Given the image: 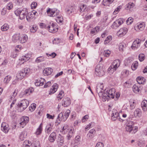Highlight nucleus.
Returning a JSON list of instances; mask_svg holds the SVG:
<instances>
[{"label":"nucleus","mask_w":147,"mask_h":147,"mask_svg":"<svg viewBox=\"0 0 147 147\" xmlns=\"http://www.w3.org/2000/svg\"><path fill=\"white\" fill-rule=\"evenodd\" d=\"M102 84H98L96 87V91L100 97H101L103 101L108 100L110 98L108 96V94L105 91L102 93L104 90Z\"/></svg>","instance_id":"1"},{"label":"nucleus","mask_w":147,"mask_h":147,"mask_svg":"<svg viewBox=\"0 0 147 147\" xmlns=\"http://www.w3.org/2000/svg\"><path fill=\"white\" fill-rule=\"evenodd\" d=\"M126 130L127 131L131 134H134L138 131V127L135 126L134 123L133 121H129L125 127Z\"/></svg>","instance_id":"2"},{"label":"nucleus","mask_w":147,"mask_h":147,"mask_svg":"<svg viewBox=\"0 0 147 147\" xmlns=\"http://www.w3.org/2000/svg\"><path fill=\"white\" fill-rule=\"evenodd\" d=\"M15 13L17 16H19L21 20L24 19L27 15L28 10L26 8H18L15 11Z\"/></svg>","instance_id":"3"},{"label":"nucleus","mask_w":147,"mask_h":147,"mask_svg":"<svg viewBox=\"0 0 147 147\" xmlns=\"http://www.w3.org/2000/svg\"><path fill=\"white\" fill-rule=\"evenodd\" d=\"M119 115V113L115 109L112 110L111 114V119L112 120L114 121L117 119H118L120 121H123V120L120 119Z\"/></svg>","instance_id":"4"},{"label":"nucleus","mask_w":147,"mask_h":147,"mask_svg":"<svg viewBox=\"0 0 147 147\" xmlns=\"http://www.w3.org/2000/svg\"><path fill=\"white\" fill-rule=\"evenodd\" d=\"M95 74L98 76H102L105 74V72L102 69V67L100 65H98L96 66L95 69Z\"/></svg>","instance_id":"5"},{"label":"nucleus","mask_w":147,"mask_h":147,"mask_svg":"<svg viewBox=\"0 0 147 147\" xmlns=\"http://www.w3.org/2000/svg\"><path fill=\"white\" fill-rule=\"evenodd\" d=\"M29 104V102L28 100L26 99L23 100L21 101L20 103L18 104V106L22 109V111H23L27 108Z\"/></svg>","instance_id":"6"},{"label":"nucleus","mask_w":147,"mask_h":147,"mask_svg":"<svg viewBox=\"0 0 147 147\" xmlns=\"http://www.w3.org/2000/svg\"><path fill=\"white\" fill-rule=\"evenodd\" d=\"M123 23V19L121 18L118 19L115 21L111 26L113 29H116L119 27Z\"/></svg>","instance_id":"7"},{"label":"nucleus","mask_w":147,"mask_h":147,"mask_svg":"<svg viewBox=\"0 0 147 147\" xmlns=\"http://www.w3.org/2000/svg\"><path fill=\"white\" fill-rule=\"evenodd\" d=\"M29 120V118L27 116H24L22 117L21 119V122L20 123V126L23 128L26 125L28 122Z\"/></svg>","instance_id":"8"},{"label":"nucleus","mask_w":147,"mask_h":147,"mask_svg":"<svg viewBox=\"0 0 147 147\" xmlns=\"http://www.w3.org/2000/svg\"><path fill=\"white\" fill-rule=\"evenodd\" d=\"M47 28L51 32H55L58 30V28L57 27L56 25L53 23L51 24L50 25L47 26Z\"/></svg>","instance_id":"9"},{"label":"nucleus","mask_w":147,"mask_h":147,"mask_svg":"<svg viewBox=\"0 0 147 147\" xmlns=\"http://www.w3.org/2000/svg\"><path fill=\"white\" fill-rule=\"evenodd\" d=\"M128 29L125 27H123L120 28L117 33V35L120 37L125 35L127 32Z\"/></svg>","instance_id":"10"},{"label":"nucleus","mask_w":147,"mask_h":147,"mask_svg":"<svg viewBox=\"0 0 147 147\" xmlns=\"http://www.w3.org/2000/svg\"><path fill=\"white\" fill-rule=\"evenodd\" d=\"M28 39V37L27 35L25 34H20L18 42L21 43H24L27 41Z\"/></svg>","instance_id":"11"},{"label":"nucleus","mask_w":147,"mask_h":147,"mask_svg":"<svg viewBox=\"0 0 147 147\" xmlns=\"http://www.w3.org/2000/svg\"><path fill=\"white\" fill-rule=\"evenodd\" d=\"M141 42V40L139 39L135 40L131 46V48L134 50L137 49L140 46Z\"/></svg>","instance_id":"12"},{"label":"nucleus","mask_w":147,"mask_h":147,"mask_svg":"<svg viewBox=\"0 0 147 147\" xmlns=\"http://www.w3.org/2000/svg\"><path fill=\"white\" fill-rule=\"evenodd\" d=\"M30 55L28 54L26 55H25L22 56L19 59V60L20 61V63H23L25 62L28 60L30 58Z\"/></svg>","instance_id":"13"},{"label":"nucleus","mask_w":147,"mask_h":147,"mask_svg":"<svg viewBox=\"0 0 147 147\" xmlns=\"http://www.w3.org/2000/svg\"><path fill=\"white\" fill-rule=\"evenodd\" d=\"M1 128L2 130L5 133H7L9 129L8 124L5 122L2 123Z\"/></svg>","instance_id":"14"},{"label":"nucleus","mask_w":147,"mask_h":147,"mask_svg":"<svg viewBox=\"0 0 147 147\" xmlns=\"http://www.w3.org/2000/svg\"><path fill=\"white\" fill-rule=\"evenodd\" d=\"M71 102L70 99L67 97L64 98L62 101V104L64 107H66L69 106Z\"/></svg>","instance_id":"15"},{"label":"nucleus","mask_w":147,"mask_h":147,"mask_svg":"<svg viewBox=\"0 0 147 147\" xmlns=\"http://www.w3.org/2000/svg\"><path fill=\"white\" fill-rule=\"evenodd\" d=\"M53 71V69L50 67L45 68L43 71L44 75L45 76H48L51 74Z\"/></svg>","instance_id":"16"},{"label":"nucleus","mask_w":147,"mask_h":147,"mask_svg":"<svg viewBox=\"0 0 147 147\" xmlns=\"http://www.w3.org/2000/svg\"><path fill=\"white\" fill-rule=\"evenodd\" d=\"M144 26L143 23H140L138 24L137 26L135 27L134 28L138 32L142 31L144 30Z\"/></svg>","instance_id":"17"},{"label":"nucleus","mask_w":147,"mask_h":147,"mask_svg":"<svg viewBox=\"0 0 147 147\" xmlns=\"http://www.w3.org/2000/svg\"><path fill=\"white\" fill-rule=\"evenodd\" d=\"M115 90L114 88H111L109 90L106 91V92L108 94V96L110 98H114L115 94Z\"/></svg>","instance_id":"18"},{"label":"nucleus","mask_w":147,"mask_h":147,"mask_svg":"<svg viewBox=\"0 0 147 147\" xmlns=\"http://www.w3.org/2000/svg\"><path fill=\"white\" fill-rule=\"evenodd\" d=\"M26 76L24 73V72L22 70L17 74L16 77L18 80H21L23 78Z\"/></svg>","instance_id":"19"},{"label":"nucleus","mask_w":147,"mask_h":147,"mask_svg":"<svg viewBox=\"0 0 147 147\" xmlns=\"http://www.w3.org/2000/svg\"><path fill=\"white\" fill-rule=\"evenodd\" d=\"M64 139L63 137L60 134L59 135L57 139V142L59 146L62 145L64 143Z\"/></svg>","instance_id":"20"},{"label":"nucleus","mask_w":147,"mask_h":147,"mask_svg":"<svg viewBox=\"0 0 147 147\" xmlns=\"http://www.w3.org/2000/svg\"><path fill=\"white\" fill-rule=\"evenodd\" d=\"M120 64V61L119 60L117 59L114 60L112 63L111 65L113 67L115 68L116 69L119 66Z\"/></svg>","instance_id":"21"},{"label":"nucleus","mask_w":147,"mask_h":147,"mask_svg":"<svg viewBox=\"0 0 147 147\" xmlns=\"http://www.w3.org/2000/svg\"><path fill=\"white\" fill-rule=\"evenodd\" d=\"M58 88L57 84H55L52 86V88L51 89L50 91L49 92V94H51L54 93L57 90Z\"/></svg>","instance_id":"22"},{"label":"nucleus","mask_w":147,"mask_h":147,"mask_svg":"<svg viewBox=\"0 0 147 147\" xmlns=\"http://www.w3.org/2000/svg\"><path fill=\"white\" fill-rule=\"evenodd\" d=\"M67 118L65 115H63V113H61L58 115L57 119L59 120L64 121L66 120Z\"/></svg>","instance_id":"23"},{"label":"nucleus","mask_w":147,"mask_h":147,"mask_svg":"<svg viewBox=\"0 0 147 147\" xmlns=\"http://www.w3.org/2000/svg\"><path fill=\"white\" fill-rule=\"evenodd\" d=\"M56 133L53 132L49 136V139L51 142H53L55 140L56 138Z\"/></svg>","instance_id":"24"},{"label":"nucleus","mask_w":147,"mask_h":147,"mask_svg":"<svg viewBox=\"0 0 147 147\" xmlns=\"http://www.w3.org/2000/svg\"><path fill=\"white\" fill-rule=\"evenodd\" d=\"M134 115L136 117H140L142 115L141 110L139 109H136L134 112Z\"/></svg>","instance_id":"25"},{"label":"nucleus","mask_w":147,"mask_h":147,"mask_svg":"<svg viewBox=\"0 0 147 147\" xmlns=\"http://www.w3.org/2000/svg\"><path fill=\"white\" fill-rule=\"evenodd\" d=\"M20 34L19 33H17L13 35L12 39L13 42H16L19 41Z\"/></svg>","instance_id":"26"},{"label":"nucleus","mask_w":147,"mask_h":147,"mask_svg":"<svg viewBox=\"0 0 147 147\" xmlns=\"http://www.w3.org/2000/svg\"><path fill=\"white\" fill-rule=\"evenodd\" d=\"M114 0H103L102 4L105 6H109V5L112 3Z\"/></svg>","instance_id":"27"},{"label":"nucleus","mask_w":147,"mask_h":147,"mask_svg":"<svg viewBox=\"0 0 147 147\" xmlns=\"http://www.w3.org/2000/svg\"><path fill=\"white\" fill-rule=\"evenodd\" d=\"M69 129V128L68 125L67 124L65 125L63 127L61 131L62 132L63 134H65L68 131Z\"/></svg>","instance_id":"28"},{"label":"nucleus","mask_w":147,"mask_h":147,"mask_svg":"<svg viewBox=\"0 0 147 147\" xmlns=\"http://www.w3.org/2000/svg\"><path fill=\"white\" fill-rule=\"evenodd\" d=\"M46 58L44 56H40L37 58L35 60L36 63H39L46 60Z\"/></svg>","instance_id":"29"},{"label":"nucleus","mask_w":147,"mask_h":147,"mask_svg":"<svg viewBox=\"0 0 147 147\" xmlns=\"http://www.w3.org/2000/svg\"><path fill=\"white\" fill-rule=\"evenodd\" d=\"M147 100H144L141 102V106L143 111H146V108L147 107Z\"/></svg>","instance_id":"30"},{"label":"nucleus","mask_w":147,"mask_h":147,"mask_svg":"<svg viewBox=\"0 0 147 147\" xmlns=\"http://www.w3.org/2000/svg\"><path fill=\"white\" fill-rule=\"evenodd\" d=\"M27 135V133L25 131H24L20 133L19 138L21 140H23L26 137Z\"/></svg>","instance_id":"31"},{"label":"nucleus","mask_w":147,"mask_h":147,"mask_svg":"<svg viewBox=\"0 0 147 147\" xmlns=\"http://www.w3.org/2000/svg\"><path fill=\"white\" fill-rule=\"evenodd\" d=\"M19 46H17L15 48V50L13 51L12 53V57L13 58L16 57L17 55L18 54V53L19 52V51L20 50V49H17L16 48L17 47V48H18Z\"/></svg>","instance_id":"32"},{"label":"nucleus","mask_w":147,"mask_h":147,"mask_svg":"<svg viewBox=\"0 0 147 147\" xmlns=\"http://www.w3.org/2000/svg\"><path fill=\"white\" fill-rule=\"evenodd\" d=\"M53 125L51 124H48L46 126L45 129L46 132L48 134H50L52 131Z\"/></svg>","instance_id":"33"},{"label":"nucleus","mask_w":147,"mask_h":147,"mask_svg":"<svg viewBox=\"0 0 147 147\" xmlns=\"http://www.w3.org/2000/svg\"><path fill=\"white\" fill-rule=\"evenodd\" d=\"M42 124L41 123L39 127L37 129L35 134L36 135H40L42 133Z\"/></svg>","instance_id":"34"},{"label":"nucleus","mask_w":147,"mask_h":147,"mask_svg":"<svg viewBox=\"0 0 147 147\" xmlns=\"http://www.w3.org/2000/svg\"><path fill=\"white\" fill-rule=\"evenodd\" d=\"M69 131L68 134L67 136V140H69L71 138L72 136V135L73 133L74 129H69V130L68 131Z\"/></svg>","instance_id":"35"},{"label":"nucleus","mask_w":147,"mask_h":147,"mask_svg":"<svg viewBox=\"0 0 147 147\" xmlns=\"http://www.w3.org/2000/svg\"><path fill=\"white\" fill-rule=\"evenodd\" d=\"M116 69L115 68L113 67V66L111 65L108 69V72L110 74H112Z\"/></svg>","instance_id":"36"},{"label":"nucleus","mask_w":147,"mask_h":147,"mask_svg":"<svg viewBox=\"0 0 147 147\" xmlns=\"http://www.w3.org/2000/svg\"><path fill=\"white\" fill-rule=\"evenodd\" d=\"M99 30V27L96 26L91 30L90 32L91 34L94 35L96 34V33H97Z\"/></svg>","instance_id":"37"},{"label":"nucleus","mask_w":147,"mask_h":147,"mask_svg":"<svg viewBox=\"0 0 147 147\" xmlns=\"http://www.w3.org/2000/svg\"><path fill=\"white\" fill-rule=\"evenodd\" d=\"M32 144L31 142L28 140H26L23 144V147H30Z\"/></svg>","instance_id":"38"},{"label":"nucleus","mask_w":147,"mask_h":147,"mask_svg":"<svg viewBox=\"0 0 147 147\" xmlns=\"http://www.w3.org/2000/svg\"><path fill=\"white\" fill-rule=\"evenodd\" d=\"M59 13V11L56 10H52L51 11V14L49 15L50 16L54 17L57 16Z\"/></svg>","instance_id":"39"},{"label":"nucleus","mask_w":147,"mask_h":147,"mask_svg":"<svg viewBox=\"0 0 147 147\" xmlns=\"http://www.w3.org/2000/svg\"><path fill=\"white\" fill-rule=\"evenodd\" d=\"M9 28V26L7 24H4L3 25L1 28V29L3 31H6Z\"/></svg>","instance_id":"40"},{"label":"nucleus","mask_w":147,"mask_h":147,"mask_svg":"<svg viewBox=\"0 0 147 147\" xmlns=\"http://www.w3.org/2000/svg\"><path fill=\"white\" fill-rule=\"evenodd\" d=\"M132 88L134 92L136 93H138L140 91L138 86L136 85H134L133 86Z\"/></svg>","instance_id":"41"},{"label":"nucleus","mask_w":147,"mask_h":147,"mask_svg":"<svg viewBox=\"0 0 147 147\" xmlns=\"http://www.w3.org/2000/svg\"><path fill=\"white\" fill-rule=\"evenodd\" d=\"M34 16L32 15L31 13H28V15H26V19L27 21L28 22H30L31 21V20L32 19Z\"/></svg>","instance_id":"42"},{"label":"nucleus","mask_w":147,"mask_h":147,"mask_svg":"<svg viewBox=\"0 0 147 147\" xmlns=\"http://www.w3.org/2000/svg\"><path fill=\"white\" fill-rule=\"evenodd\" d=\"M11 79V77L9 75L6 76L4 79V82L5 83L8 84Z\"/></svg>","instance_id":"43"},{"label":"nucleus","mask_w":147,"mask_h":147,"mask_svg":"<svg viewBox=\"0 0 147 147\" xmlns=\"http://www.w3.org/2000/svg\"><path fill=\"white\" fill-rule=\"evenodd\" d=\"M138 63L137 61L134 62L131 66V69L133 70H135L138 67Z\"/></svg>","instance_id":"44"},{"label":"nucleus","mask_w":147,"mask_h":147,"mask_svg":"<svg viewBox=\"0 0 147 147\" xmlns=\"http://www.w3.org/2000/svg\"><path fill=\"white\" fill-rule=\"evenodd\" d=\"M32 89L30 88H28L26 89L24 91L23 95H28L32 92Z\"/></svg>","instance_id":"45"},{"label":"nucleus","mask_w":147,"mask_h":147,"mask_svg":"<svg viewBox=\"0 0 147 147\" xmlns=\"http://www.w3.org/2000/svg\"><path fill=\"white\" fill-rule=\"evenodd\" d=\"M129 74V71L127 70H123L121 73V75L123 77H126Z\"/></svg>","instance_id":"46"},{"label":"nucleus","mask_w":147,"mask_h":147,"mask_svg":"<svg viewBox=\"0 0 147 147\" xmlns=\"http://www.w3.org/2000/svg\"><path fill=\"white\" fill-rule=\"evenodd\" d=\"M112 37L111 36H108L106 38L104 41V44L106 45L110 42L112 40Z\"/></svg>","instance_id":"47"},{"label":"nucleus","mask_w":147,"mask_h":147,"mask_svg":"<svg viewBox=\"0 0 147 147\" xmlns=\"http://www.w3.org/2000/svg\"><path fill=\"white\" fill-rule=\"evenodd\" d=\"M37 29V26L36 25H34L30 28V30L32 32H35Z\"/></svg>","instance_id":"48"},{"label":"nucleus","mask_w":147,"mask_h":147,"mask_svg":"<svg viewBox=\"0 0 147 147\" xmlns=\"http://www.w3.org/2000/svg\"><path fill=\"white\" fill-rule=\"evenodd\" d=\"M111 53V51L109 50L104 51L103 52L104 56L106 57H108Z\"/></svg>","instance_id":"49"},{"label":"nucleus","mask_w":147,"mask_h":147,"mask_svg":"<svg viewBox=\"0 0 147 147\" xmlns=\"http://www.w3.org/2000/svg\"><path fill=\"white\" fill-rule=\"evenodd\" d=\"M138 59L139 61L142 62L145 59V55L143 54H140L138 56Z\"/></svg>","instance_id":"50"},{"label":"nucleus","mask_w":147,"mask_h":147,"mask_svg":"<svg viewBox=\"0 0 147 147\" xmlns=\"http://www.w3.org/2000/svg\"><path fill=\"white\" fill-rule=\"evenodd\" d=\"M133 21V19L132 17H129L126 20V22L128 25L131 24Z\"/></svg>","instance_id":"51"},{"label":"nucleus","mask_w":147,"mask_h":147,"mask_svg":"<svg viewBox=\"0 0 147 147\" xmlns=\"http://www.w3.org/2000/svg\"><path fill=\"white\" fill-rule=\"evenodd\" d=\"M36 105L35 103L32 104L29 107V110L31 111H33L36 108Z\"/></svg>","instance_id":"52"},{"label":"nucleus","mask_w":147,"mask_h":147,"mask_svg":"<svg viewBox=\"0 0 147 147\" xmlns=\"http://www.w3.org/2000/svg\"><path fill=\"white\" fill-rule=\"evenodd\" d=\"M56 20L57 22L61 23L62 22L63 19L62 17L61 16H58L57 17Z\"/></svg>","instance_id":"53"},{"label":"nucleus","mask_w":147,"mask_h":147,"mask_svg":"<svg viewBox=\"0 0 147 147\" xmlns=\"http://www.w3.org/2000/svg\"><path fill=\"white\" fill-rule=\"evenodd\" d=\"M126 7L127 9H129L130 8L133 7L134 6V4L132 2H130L128 4L126 5Z\"/></svg>","instance_id":"54"},{"label":"nucleus","mask_w":147,"mask_h":147,"mask_svg":"<svg viewBox=\"0 0 147 147\" xmlns=\"http://www.w3.org/2000/svg\"><path fill=\"white\" fill-rule=\"evenodd\" d=\"M130 107L131 109H133L134 108L135 106V102L132 101H131L130 102Z\"/></svg>","instance_id":"55"},{"label":"nucleus","mask_w":147,"mask_h":147,"mask_svg":"<svg viewBox=\"0 0 147 147\" xmlns=\"http://www.w3.org/2000/svg\"><path fill=\"white\" fill-rule=\"evenodd\" d=\"M126 45L125 43H121L120 44L119 47V49L120 51H123V48H125Z\"/></svg>","instance_id":"56"},{"label":"nucleus","mask_w":147,"mask_h":147,"mask_svg":"<svg viewBox=\"0 0 147 147\" xmlns=\"http://www.w3.org/2000/svg\"><path fill=\"white\" fill-rule=\"evenodd\" d=\"M46 55L48 57H51L52 58L55 57L56 55V54L55 53H52L50 54L48 53H46Z\"/></svg>","instance_id":"57"},{"label":"nucleus","mask_w":147,"mask_h":147,"mask_svg":"<svg viewBox=\"0 0 147 147\" xmlns=\"http://www.w3.org/2000/svg\"><path fill=\"white\" fill-rule=\"evenodd\" d=\"M40 142L37 141L33 143L32 147H40Z\"/></svg>","instance_id":"58"},{"label":"nucleus","mask_w":147,"mask_h":147,"mask_svg":"<svg viewBox=\"0 0 147 147\" xmlns=\"http://www.w3.org/2000/svg\"><path fill=\"white\" fill-rule=\"evenodd\" d=\"M74 11V9L72 7H71L69 9H67V12L69 14H70Z\"/></svg>","instance_id":"59"},{"label":"nucleus","mask_w":147,"mask_h":147,"mask_svg":"<svg viewBox=\"0 0 147 147\" xmlns=\"http://www.w3.org/2000/svg\"><path fill=\"white\" fill-rule=\"evenodd\" d=\"M24 72L25 75H26L28 74L30 72V69L28 67H26L23 70H22Z\"/></svg>","instance_id":"60"},{"label":"nucleus","mask_w":147,"mask_h":147,"mask_svg":"<svg viewBox=\"0 0 147 147\" xmlns=\"http://www.w3.org/2000/svg\"><path fill=\"white\" fill-rule=\"evenodd\" d=\"M144 79V78H141L140 77H138L137 78L136 80H137V82H138V84H143L144 82H141L140 81V80H143V79Z\"/></svg>","instance_id":"61"},{"label":"nucleus","mask_w":147,"mask_h":147,"mask_svg":"<svg viewBox=\"0 0 147 147\" xmlns=\"http://www.w3.org/2000/svg\"><path fill=\"white\" fill-rule=\"evenodd\" d=\"M131 85V83L129 81L125 82L124 84V86L126 88H129Z\"/></svg>","instance_id":"62"},{"label":"nucleus","mask_w":147,"mask_h":147,"mask_svg":"<svg viewBox=\"0 0 147 147\" xmlns=\"http://www.w3.org/2000/svg\"><path fill=\"white\" fill-rule=\"evenodd\" d=\"M13 5L12 3H9L7 6L6 8L9 10L11 9L13 7Z\"/></svg>","instance_id":"63"},{"label":"nucleus","mask_w":147,"mask_h":147,"mask_svg":"<svg viewBox=\"0 0 147 147\" xmlns=\"http://www.w3.org/2000/svg\"><path fill=\"white\" fill-rule=\"evenodd\" d=\"M121 6H118L115 9L114 12V13L115 14L117 13L118 12H119L120 10V9L121 8Z\"/></svg>","instance_id":"64"}]
</instances>
